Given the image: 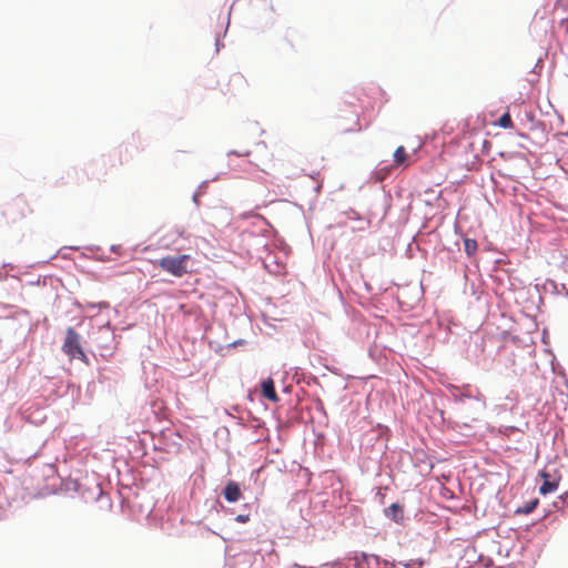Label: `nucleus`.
<instances>
[{
	"label": "nucleus",
	"instance_id": "nucleus-4",
	"mask_svg": "<svg viewBox=\"0 0 568 568\" xmlns=\"http://www.w3.org/2000/svg\"><path fill=\"white\" fill-rule=\"evenodd\" d=\"M384 514L387 518L392 519L396 524H403L404 521V509L397 503H394L389 507L385 508Z\"/></svg>",
	"mask_w": 568,
	"mask_h": 568
},
{
	"label": "nucleus",
	"instance_id": "nucleus-16",
	"mask_svg": "<svg viewBox=\"0 0 568 568\" xmlns=\"http://www.w3.org/2000/svg\"><path fill=\"white\" fill-rule=\"evenodd\" d=\"M100 306L103 307V308H108L109 307V303L102 302V303H100Z\"/></svg>",
	"mask_w": 568,
	"mask_h": 568
},
{
	"label": "nucleus",
	"instance_id": "nucleus-2",
	"mask_svg": "<svg viewBox=\"0 0 568 568\" xmlns=\"http://www.w3.org/2000/svg\"><path fill=\"white\" fill-rule=\"evenodd\" d=\"M62 351L70 358H78L83 362L87 361V355L83 352L82 346L80 344V335L72 327H69L67 329V335L64 343L62 345Z\"/></svg>",
	"mask_w": 568,
	"mask_h": 568
},
{
	"label": "nucleus",
	"instance_id": "nucleus-1",
	"mask_svg": "<svg viewBox=\"0 0 568 568\" xmlns=\"http://www.w3.org/2000/svg\"><path fill=\"white\" fill-rule=\"evenodd\" d=\"M191 261V256L189 254H182L178 256H163L156 262V265L164 272L175 276L182 277L186 273H189L187 265Z\"/></svg>",
	"mask_w": 568,
	"mask_h": 568
},
{
	"label": "nucleus",
	"instance_id": "nucleus-7",
	"mask_svg": "<svg viewBox=\"0 0 568 568\" xmlns=\"http://www.w3.org/2000/svg\"><path fill=\"white\" fill-rule=\"evenodd\" d=\"M374 560L376 565H378V558L376 556L367 555L365 552L356 554L354 556L355 566L363 568L364 565L369 568L371 561Z\"/></svg>",
	"mask_w": 568,
	"mask_h": 568
},
{
	"label": "nucleus",
	"instance_id": "nucleus-6",
	"mask_svg": "<svg viewBox=\"0 0 568 568\" xmlns=\"http://www.w3.org/2000/svg\"><path fill=\"white\" fill-rule=\"evenodd\" d=\"M541 478H544V483L539 488V493L541 495H547L549 493L555 491L558 488V481H550V475L547 471L540 473Z\"/></svg>",
	"mask_w": 568,
	"mask_h": 568
},
{
	"label": "nucleus",
	"instance_id": "nucleus-14",
	"mask_svg": "<svg viewBox=\"0 0 568 568\" xmlns=\"http://www.w3.org/2000/svg\"><path fill=\"white\" fill-rule=\"evenodd\" d=\"M229 155H237V156H248L250 155V151H244V152H237V151H230L227 153Z\"/></svg>",
	"mask_w": 568,
	"mask_h": 568
},
{
	"label": "nucleus",
	"instance_id": "nucleus-3",
	"mask_svg": "<svg viewBox=\"0 0 568 568\" xmlns=\"http://www.w3.org/2000/svg\"><path fill=\"white\" fill-rule=\"evenodd\" d=\"M223 496L229 503L237 501L242 496L240 485L230 480L223 490Z\"/></svg>",
	"mask_w": 568,
	"mask_h": 568
},
{
	"label": "nucleus",
	"instance_id": "nucleus-11",
	"mask_svg": "<svg viewBox=\"0 0 568 568\" xmlns=\"http://www.w3.org/2000/svg\"><path fill=\"white\" fill-rule=\"evenodd\" d=\"M498 125L504 128V129H513L514 128V123H513V120H511V116H510L509 112L504 113L499 118Z\"/></svg>",
	"mask_w": 568,
	"mask_h": 568
},
{
	"label": "nucleus",
	"instance_id": "nucleus-17",
	"mask_svg": "<svg viewBox=\"0 0 568 568\" xmlns=\"http://www.w3.org/2000/svg\"><path fill=\"white\" fill-rule=\"evenodd\" d=\"M235 79L242 80V77L240 74L234 75Z\"/></svg>",
	"mask_w": 568,
	"mask_h": 568
},
{
	"label": "nucleus",
	"instance_id": "nucleus-13",
	"mask_svg": "<svg viewBox=\"0 0 568 568\" xmlns=\"http://www.w3.org/2000/svg\"><path fill=\"white\" fill-rule=\"evenodd\" d=\"M235 520L241 524H245L250 520V515H237Z\"/></svg>",
	"mask_w": 568,
	"mask_h": 568
},
{
	"label": "nucleus",
	"instance_id": "nucleus-10",
	"mask_svg": "<svg viewBox=\"0 0 568 568\" xmlns=\"http://www.w3.org/2000/svg\"><path fill=\"white\" fill-rule=\"evenodd\" d=\"M477 242L473 239H465L464 240V250L467 253L468 256H471L477 251Z\"/></svg>",
	"mask_w": 568,
	"mask_h": 568
},
{
	"label": "nucleus",
	"instance_id": "nucleus-15",
	"mask_svg": "<svg viewBox=\"0 0 568 568\" xmlns=\"http://www.w3.org/2000/svg\"><path fill=\"white\" fill-rule=\"evenodd\" d=\"M251 216H256V214H254L253 212H247V213L243 214V217H245V219L251 217Z\"/></svg>",
	"mask_w": 568,
	"mask_h": 568
},
{
	"label": "nucleus",
	"instance_id": "nucleus-8",
	"mask_svg": "<svg viewBox=\"0 0 568 568\" xmlns=\"http://www.w3.org/2000/svg\"><path fill=\"white\" fill-rule=\"evenodd\" d=\"M408 160V154L406 152V149L400 145L398 146L394 152V164L396 166L406 165Z\"/></svg>",
	"mask_w": 568,
	"mask_h": 568
},
{
	"label": "nucleus",
	"instance_id": "nucleus-9",
	"mask_svg": "<svg viewBox=\"0 0 568 568\" xmlns=\"http://www.w3.org/2000/svg\"><path fill=\"white\" fill-rule=\"evenodd\" d=\"M539 504V500L537 498L526 503L523 507H519L516 513L517 514H524V515H528L530 513H532L536 507L538 506Z\"/></svg>",
	"mask_w": 568,
	"mask_h": 568
},
{
	"label": "nucleus",
	"instance_id": "nucleus-12",
	"mask_svg": "<svg viewBox=\"0 0 568 568\" xmlns=\"http://www.w3.org/2000/svg\"><path fill=\"white\" fill-rule=\"evenodd\" d=\"M344 132H359L361 131V123L357 113H353V125L349 128L343 129Z\"/></svg>",
	"mask_w": 568,
	"mask_h": 568
},
{
	"label": "nucleus",
	"instance_id": "nucleus-5",
	"mask_svg": "<svg viewBox=\"0 0 568 568\" xmlns=\"http://www.w3.org/2000/svg\"><path fill=\"white\" fill-rule=\"evenodd\" d=\"M262 395L273 403L278 402V396L275 392L274 382L271 377L262 382Z\"/></svg>",
	"mask_w": 568,
	"mask_h": 568
}]
</instances>
